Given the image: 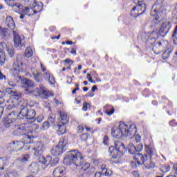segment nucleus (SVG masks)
Instances as JSON below:
<instances>
[{
  "mask_svg": "<svg viewBox=\"0 0 177 177\" xmlns=\"http://www.w3.org/2000/svg\"><path fill=\"white\" fill-rule=\"evenodd\" d=\"M65 165L74 164L76 167H81L84 164V158L80 151L77 150L70 151L67 156L64 159Z\"/></svg>",
  "mask_w": 177,
  "mask_h": 177,
  "instance_id": "f257e3e1",
  "label": "nucleus"
},
{
  "mask_svg": "<svg viewBox=\"0 0 177 177\" xmlns=\"http://www.w3.org/2000/svg\"><path fill=\"white\" fill-rule=\"evenodd\" d=\"M19 106H21V111L19 114L23 115V117H26V120H29V122H34L35 121V115H37V112L34 109H28L27 108V100H23L19 102Z\"/></svg>",
  "mask_w": 177,
  "mask_h": 177,
  "instance_id": "f03ea898",
  "label": "nucleus"
},
{
  "mask_svg": "<svg viewBox=\"0 0 177 177\" xmlns=\"http://www.w3.org/2000/svg\"><path fill=\"white\" fill-rule=\"evenodd\" d=\"M111 135L115 139H120L122 136H129V130L128 125L123 122H121L118 127H113L111 129Z\"/></svg>",
  "mask_w": 177,
  "mask_h": 177,
  "instance_id": "7ed1b4c3",
  "label": "nucleus"
},
{
  "mask_svg": "<svg viewBox=\"0 0 177 177\" xmlns=\"http://www.w3.org/2000/svg\"><path fill=\"white\" fill-rule=\"evenodd\" d=\"M109 151L111 158H118V157H120L118 153L124 154L125 153V145L121 142H115V147H110Z\"/></svg>",
  "mask_w": 177,
  "mask_h": 177,
  "instance_id": "20e7f679",
  "label": "nucleus"
},
{
  "mask_svg": "<svg viewBox=\"0 0 177 177\" xmlns=\"http://www.w3.org/2000/svg\"><path fill=\"white\" fill-rule=\"evenodd\" d=\"M27 93L29 95H35V96H41V97H44V99H46L50 93L45 86H44L42 84L39 85V88H37L34 91L30 90V88L26 89Z\"/></svg>",
  "mask_w": 177,
  "mask_h": 177,
  "instance_id": "39448f33",
  "label": "nucleus"
},
{
  "mask_svg": "<svg viewBox=\"0 0 177 177\" xmlns=\"http://www.w3.org/2000/svg\"><path fill=\"white\" fill-rule=\"evenodd\" d=\"M22 59L23 56H21V55H17L16 60L12 64V69L11 73L12 75H15V77L20 74V71H23V62L21 61Z\"/></svg>",
  "mask_w": 177,
  "mask_h": 177,
  "instance_id": "423d86ee",
  "label": "nucleus"
},
{
  "mask_svg": "<svg viewBox=\"0 0 177 177\" xmlns=\"http://www.w3.org/2000/svg\"><path fill=\"white\" fill-rule=\"evenodd\" d=\"M28 150H33V154L35 157H38L42 154L45 147H44V144L42 142H35L32 145L28 146Z\"/></svg>",
  "mask_w": 177,
  "mask_h": 177,
  "instance_id": "0eeeda50",
  "label": "nucleus"
},
{
  "mask_svg": "<svg viewBox=\"0 0 177 177\" xmlns=\"http://www.w3.org/2000/svg\"><path fill=\"white\" fill-rule=\"evenodd\" d=\"M39 162L40 164H41L43 169H46L49 164H51V165H55V164H57L59 162V158H55L52 162V156H48L46 158H40Z\"/></svg>",
  "mask_w": 177,
  "mask_h": 177,
  "instance_id": "6e6552de",
  "label": "nucleus"
},
{
  "mask_svg": "<svg viewBox=\"0 0 177 177\" xmlns=\"http://www.w3.org/2000/svg\"><path fill=\"white\" fill-rule=\"evenodd\" d=\"M64 146H66V144H64V139H60L58 145L51 149V154L55 156H62V154H63Z\"/></svg>",
  "mask_w": 177,
  "mask_h": 177,
  "instance_id": "1a4fd4ad",
  "label": "nucleus"
},
{
  "mask_svg": "<svg viewBox=\"0 0 177 177\" xmlns=\"http://www.w3.org/2000/svg\"><path fill=\"white\" fill-rule=\"evenodd\" d=\"M14 35V46L15 48H23L24 46V36L19 35V32L13 31Z\"/></svg>",
  "mask_w": 177,
  "mask_h": 177,
  "instance_id": "9d476101",
  "label": "nucleus"
},
{
  "mask_svg": "<svg viewBox=\"0 0 177 177\" xmlns=\"http://www.w3.org/2000/svg\"><path fill=\"white\" fill-rule=\"evenodd\" d=\"M17 115L18 113H16V112L12 111L4 119V127L6 128L10 127L13 122H16V120H17Z\"/></svg>",
  "mask_w": 177,
  "mask_h": 177,
  "instance_id": "9b49d317",
  "label": "nucleus"
},
{
  "mask_svg": "<svg viewBox=\"0 0 177 177\" xmlns=\"http://www.w3.org/2000/svg\"><path fill=\"white\" fill-rule=\"evenodd\" d=\"M169 30H171L169 21H163L158 32H159L160 37H165V35L168 34Z\"/></svg>",
  "mask_w": 177,
  "mask_h": 177,
  "instance_id": "f8f14e48",
  "label": "nucleus"
},
{
  "mask_svg": "<svg viewBox=\"0 0 177 177\" xmlns=\"http://www.w3.org/2000/svg\"><path fill=\"white\" fill-rule=\"evenodd\" d=\"M137 2V6L132 8V12H135V10L137 9L138 12L136 13V15L140 16L143 15L145 12H146V3L142 2V0H138Z\"/></svg>",
  "mask_w": 177,
  "mask_h": 177,
  "instance_id": "ddd939ff",
  "label": "nucleus"
},
{
  "mask_svg": "<svg viewBox=\"0 0 177 177\" xmlns=\"http://www.w3.org/2000/svg\"><path fill=\"white\" fill-rule=\"evenodd\" d=\"M127 149L130 154H134L136 156L138 153L143 150V145H142V144H139L136 147L133 144L130 143L128 145Z\"/></svg>",
  "mask_w": 177,
  "mask_h": 177,
  "instance_id": "4468645a",
  "label": "nucleus"
},
{
  "mask_svg": "<svg viewBox=\"0 0 177 177\" xmlns=\"http://www.w3.org/2000/svg\"><path fill=\"white\" fill-rule=\"evenodd\" d=\"M129 132V135H130V136H133V138H135L136 142L137 143H139V142H140L141 140L140 135L137 134L135 136V134L136 133V126L135 124L130 125Z\"/></svg>",
  "mask_w": 177,
  "mask_h": 177,
  "instance_id": "2eb2a0df",
  "label": "nucleus"
},
{
  "mask_svg": "<svg viewBox=\"0 0 177 177\" xmlns=\"http://www.w3.org/2000/svg\"><path fill=\"white\" fill-rule=\"evenodd\" d=\"M42 74H43V78H44L46 81H48V82H49L50 85H55V77L52 73H50V71H47L43 73Z\"/></svg>",
  "mask_w": 177,
  "mask_h": 177,
  "instance_id": "dca6fc26",
  "label": "nucleus"
},
{
  "mask_svg": "<svg viewBox=\"0 0 177 177\" xmlns=\"http://www.w3.org/2000/svg\"><path fill=\"white\" fill-rule=\"evenodd\" d=\"M28 2H30L34 9V13H39L43 9L42 3H37L35 0H28Z\"/></svg>",
  "mask_w": 177,
  "mask_h": 177,
  "instance_id": "f3484780",
  "label": "nucleus"
},
{
  "mask_svg": "<svg viewBox=\"0 0 177 177\" xmlns=\"http://www.w3.org/2000/svg\"><path fill=\"white\" fill-rule=\"evenodd\" d=\"M160 32L157 30H153L148 37V41L150 42L151 45H154L156 44V41L158 39V37H160Z\"/></svg>",
  "mask_w": 177,
  "mask_h": 177,
  "instance_id": "a211bd4d",
  "label": "nucleus"
},
{
  "mask_svg": "<svg viewBox=\"0 0 177 177\" xmlns=\"http://www.w3.org/2000/svg\"><path fill=\"white\" fill-rule=\"evenodd\" d=\"M146 156L147 155L143 156L138 152L134 156L133 158L137 161V164H138V165H142V164H145V162H146Z\"/></svg>",
  "mask_w": 177,
  "mask_h": 177,
  "instance_id": "6ab92c4d",
  "label": "nucleus"
},
{
  "mask_svg": "<svg viewBox=\"0 0 177 177\" xmlns=\"http://www.w3.org/2000/svg\"><path fill=\"white\" fill-rule=\"evenodd\" d=\"M27 5H28V7H26L25 10L23 11L24 15H26V16H32L34 15H36V13H34V7H32V4H31V2H28V0L26 1Z\"/></svg>",
  "mask_w": 177,
  "mask_h": 177,
  "instance_id": "aec40b11",
  "label": "nucleus"
},
{
  "mask_svg": "<svg viewBox=\"0 0 177 177\" xmlns=\"http://www.w3.org/2000/svg\"><path fill=\"white\" fill-rule=\"evenodd\" d=\"M32 77L35 82L41 83L44 82L43 73L41 72H39L38 71H34L32 73Z\"/></svg>",
  "mask_w": 177,
  "mask_h": 177,
  "instance_id": "412c9836",
  "label": "nucleus"
},
{
  "mask_svg": "<svg viewBox=\"0 0 177 177\" xmlns=\"http://www.w3.org/2000/svg\"><path fill=\"white\" fill-rule=\"evenodd\" d=\"M10 146L12 147L14 151H19V150H21L24 148V142L23 141H14Z\"/></svg>",
  "mask_w": 177,
  "mask_h": 177,
  "instance_id": "4be33fe9",
  "label": "nucleus"
},
{
  "mask_svg": "<svg viewBox=\"0 0 177 177\" xmlns=\"http://www.w3.org/2000/svg\"><path fill=\"white\" fill-rule=\"evenodd\" d=\"M59 115H60L59 118V124H68V116H67V113L64 111H60Z\"/></svg>",
  "mask_w": 177,
  "mask_h": 177,
  "instance_id": "5701e85b",
  "label": "nucleus"
},
{
  "mask_svg": "<svg viewBox=\"0 0 177 177\" xmlns=\"http://www.w3.org/2000/svg\"><path fill=\"white\" fill-rule=\"evenodd\" d=\"M34 136L28 134H25L23 138L24 146L25 145H32L34 143Z\"/></svg>",
  "mask_w": 177,
  "mask_h": 177,
  "instance_id": "b1692460",
  "label": "nucleus"
},
{
  "mask_svg": "<svg viewBox=\"0 0 177 177\" xmlns=\"http://www.w3.org/2000/svg\"><path fill=\"white\" fill-rule=\"evenodd\" d=\"M39 169V165L37 162H32L28 167V171L31 172V174H38Z\"/></svg>",
  "mask_w": 177,
  "mask_h": 177,
  "instance_id": "393cba45",
  "label": "nucleus"
},
{
  "mask_svg": "<svg viewBox=\"0 0 177 177\" xmlns=\"http://www.w3.org/2000/svg\"><path fill=\"white\" fill-rule=\"evenodd\" d=\"M145 157H146V160H145V162L144 163L145 168H147V169H151L152 168H154V167H156V165L153 161H151V158L149 160L148 156H146Z\"/></svg>",
  "mask_w": 177,
  "mask_h": 177,
  "instance_id": "a878e982",
  "label": "nucleus"
},
{
  "mask_svg": "<svg viewBox=\"0 0 177 177\" xmlns=\"http://www.w3.org/2000/svg\"><path fill=\"white\" fill-rule=\"evenodd\" d=\"M5 1L8 6H12L13 9H16V10H20V8H21V5L15 3V0H5Z\"/></svg>",
  "mask_w": 177,
  "mask_h": 177,
  "instance_id": "bb28decb",
  "label": "nucleus"
},
{
  "mask_svg": "<svg viewBox=\"0 0 177 177\" xmlns=\"http://www.w3.org/2000/svg\"><path fill=\"white\" fill-rule=\"evenodd\" d=\"M64 172V167H58L53 171V175L54 177H60Z\"/></svg>",
  "mask_w": 177,
  "mask_h": 177,
  "instance_id": "cd10ccee",
  "label": "nucleus"
},
{
  "mask_svg": "<svg viewBox=\"0 0 177 177\" xmlns=\"http://www.w3.org/2000/svg\"><path fill=\"white\" fill-rule=\"evenodd\" d=\"M6 24L7 27L10 28V30L15 29V21H13V18H12V17H6Z\"/></svg>",
  "mask_w": 177,
  "mask_h": 177,
  "instance_id": "c85d7f7f",
  "label": "nucleus"
},
{
  "mask_svg": "<svg viewBox=\"0 0 177 177\" xmlns=\"http://www.w3.org/2000/svg\"><path fill=\"white\" fill-rule=\"evenodd\" d=\"M1 46H3V48H6L7 53L10 57H13V56H15V49L8 47L6 44L3 42L1 43Z\"/></svg>",
  "mask_w": 177,
  "mask_h": 177,
  "instance_id": "c756f323",
  "label": "nucleus"
},
{
  "mask_svg": "<svg viewBox=\"0 0 177 177\" xmlns=\"http://www.w3.org/2000/svg\"><path fill=\"white\" fill-rule=\"evenodd\" d=\"M24 131H26V127H24V125L20 124L17 127V129L13 132V133L14 135L19 136V135H21Z\"/></svg>",
  "mask_w": 177,
  "mask_h": 177,
  "instance_id": "7c9ffc66",
  "label": "nucleus"
},
{
  "mask_svg": "<svg viewBox=\"0 0 177 177\" xmlns=\"http://www.w3.org/2000/svg\"><path fill=\"white\" fill-rule=\"evenodd\" d=\"M105 113L107 115H113L114 114V107L111 105H106L105 107Z\"/></svg>",
  "mask_w": 177,
  "mask_h": 177,
  "instance_id": "2f4dec72",
  "label": "nucleus"
},
{
  "mask_svg": "<svg viewBox=\"0 0 177 177\" xmlns=\"http://www.w3.org/2000/svg\"><path fill=\"white\" fill-rule=\"evenodd\" d=\"M145 150L147 153L145 156H149V158H151L152 156L154 154V149L150 146H146Z\"/></svg>",
  "mask_w": 177,
  "mask_h": 177,
  "instance_id": "473e14b6",
  "label": "nucleus"
},
{
  "mask_svg": "<svg viewBox=\"0 0 177 177\" xmlns=\"http://www.w3.org/2000/svg\"><path fill=\"white\" fill-rule=\"evenodd\" d=\"M58 133L59 135H64V133H66V124L62 123L58 124Z\"/></svg>",
  "mask_w": 177,
  "mask_h": 177,
  "instance_id": "72a5a7b5",
  "label": "nucleus"
},
{
  "mask_svg": "<svg viewBox=\"0 0 177 177\" xmlns=\"http://www.w3.org/2000/svg\"><path fill=\"white\" fill-rule=\"evenodd\" d=\"M10 35L9 29L0 28V37H3V38H8Z\"/></svg>",
  "mask_w": 177,
  "mask_h": 177,
  "instance_id": "f704fd0d",
  "label": "nucleus"
},
{
  "mask_svg": "<svg viewBox=\"0 0 177 177\" xmlns=\"http://www.w3.org/2000/svg\"><path fill=\"white\" fill-rule=\"evenodd\" d=\"M32 55H34V53L32 52L31 47H27L25 51V57L30 59Z\"/></svg>",
  "mask_w": 177,
  "mask_h": 177,
  "instance_id": "c9c22d12",
  "label": "nucleus"
},
{
  "mask_svg": "<svg viewBox=\"0 0 177 177\" xmlns=\"http://www.w3.org/2000/svg\"><path fill=\"white\" fill-rule=\"evenodd\" d=\"M8 164V159L5 158H0V171L4 169L5 165Z\"/></svg>",
  "mask_w": 177,
  "mask_h": 177,
  "instance_id": "e433bc0d",
  "label": "nucleus"
},
{
  "mask_svg": "<svg viewBox=\"0 0 177 177\" xmlns=\"http://www.w3.org/2000/svg\"><path fill=\"white\" fill-rule=\"evenodd\" d=\"M102 174H103V175H105V176H111V175L113 174L111 170L106 169L105 167L102 166Z\"/></svg>",
  "mask_w": 177,
  "mask_h": 177,
  "instance_id": "4c0bfd02",
  "label": "nucleus"
},
{
  "mask_svg": "<svg viewBox=\"0 0 177 177\" xmlns=\"http://www.w3.org/2000/svg\"><path fill=\"white\" fill-rule=\"evenodd\" d=\"M6 92L8 93V95H11V96H16L17 97H19V94L13 90H12V88H6Z\"/></svg>",
  "mask_w": 177,
  "mask_h": 177,
  "instance_id": "58836bf2",
  "label": "nucleus"
},
{
  "mask_svg": "<svg viewBox=\"0 0 177 177\" xmlns=\"http://www.w3.org/2000/svg\"><path fill=\"white\" fill-rule=\"evenodd\" d=\"M158 13H160V12H158L157 9H156V6H153L151 10V16H153V17H155V19H158V17H157V16H158Z\"/></svg>",
  "mask_w": 177,
  "mask_h": 177,
  "instance_id": "ea45409f",
  "label": "nucleus"
},
{
  "mask_svg": "<svg viewBox=\"0 0 177 177\" xmlns=\"http://www.w3.org/2000/svg\"><path fill=\"white\" fill-rule=\"evenodd\" d=\"M22 82L25 85H27V86H34V82H32V80H30L29 79L24 78L23 79Z\"/></svg>",
  "mask_w": 177,
  "mask_h": 177,
  "instance_id": "a19ab883",
  "label": "nucleus"
},
{
  "mask_svg": "<svg viewBox=\"0 0 177 177\" xmlns=\"http://www.w3.org/2000/svg\"><path fill=\"white\" fill-rule=\"evenodd\" d=\"M5 51L3 50H0V64H3L5 63Z\"/></svg>",
  "mask_w": 177,
  "mask_h": 177,
  "instance_id": "79ce46f5",
  "label": "nucleus"
},
{
  "mask_svg": "<svg viewBox=\"0 0 177 177\" xmlns=\"http://www.w3.org/2000/svg\"><path fill=\"white\" fill-rule=\"evenodd\" d=\"M49 127H50L49 122L46 121L43 123L42 126L40 127V129L41 131H46V129H48Z\"/></svg>",
  "mask_w": 177,
  "mask_h": 177,
  "instance_id": "37998d69",
  "label": "nucleus"
},
{
  "mask_svg": "<svg viewBox=\"0 0 177 177\" xmlns=\"http://www.w3.org/2000/svg\"><path fill=\"white\" fill-rule=\"evenodd\" d=\"M160 171H162L164 174L169 172V171H171V167L169 165L163 166L160 168Z\"/></svg>",
  "mask_w": 177,
  "mask_h": 177,
  "instance_id": "c03bdc74",
  "label": "nucleus"
},
{
  "mask_svg": "<svg viewBox=\"0 0 177 177\" xmlns=\"http://www.w3.org/2000/svg\"><path fill=\"white\" fill-rule=\"evenodd\" d=\"M172 38H173V44L174 45H177V30L176 29L174 30Z\"/></svg>",
  "mask_w": 177,
  "mask_h": 177,
  "instance_id": "a18cd8bd",
  "label": "nucleus"
},
{
  "mask_svg": "<svg viewBox=\"0 0 177 177\" xmlns=\"http://www.w3.org/2000/svg\"><path fill=\"white\" fill-rule=\"evenodd\" d=\"M6 95L5 91H0V104H3V102H5L3 97H5Z\"/></svg>",
  "mask_w": 177,
  "mask_h": 177,
  "instance_id": "49530a36",
  "label": "nucleus"
},
{
  "mask_svg": "<svg viewBox=\"0 0 177 177\" xmlns=\"http://www.w3.org/2000/svg\"><path fill=\"white\" fill-rule=\"evenodd\" d=\"M16 176H17V173L16 171L8 172L4 175V177H16Z\"/></svg>",
  "mask_w": 177,
  "mask_h": 177,
  "instance_id": "de8ad7c7",
  "label": "nucleus"
},
{
  "mask_svg": "<svg viewBox=\"0 0 177 177\" xmlns=\"http://www.w3.org/2000/svg\"><path fill=\"white\" fill-rule=\"evenodd\" d=\"M26 161H30V156L29 155H24L21 158V162H26Z\"/></svg>",
  "mask_w": 177,
  "mask_h": 177,
  "instance_id": "09e8293b",
  "label": "nucleus"
},
{
  "mask_svg": "<svg viewBox=\"0 0 177 177\" xmlns=\"http://www.w3.org/2000/svg\"><path fill=\"white\" fill-rule=\"evenodd\" d=\"M88 168H91V164L86 162L82 165V169L83 171H86Z\"/></svg>",
  "mask_w": 177,
  "mask_h": 177,
  "instance_id": "8fccbe9b",
  "label": "nucleus"
},
{
  "mask_svg": "<svg viewBox=\"0 0 177 177\" xmlns=\"http://www.w3.org/2000/svg\"><path fill=\"white\" fill-rule=\"evenodd\" d=\"M30 124V128H32V131H37L39 128V126L37 124L29 122Z\"/></svg>",
  "mask_w": 177,
  "mask_h": 177,
  "instance_id": "3c124183",
  "label": "nucleus"
},
{
  "mask_svg": "<svg viewBox=\"0 0 177 177\" xmlns=\"http://www.w3.org/2000/svg\"><path fill=\"white\" fill-rule=\"evenodd\" d=\"M8 85H9V86H11V88H15V86H16L17 84H16V82L11 80V81L8 82Z\"/></svg>",
  "mask_w": 177,
  "mask_h": 177,
  "instance_id": "603ef678",
  "label": "nucleus"
},
{
  "mask_svg": "<svg viewBox=\"0 0 177 177\" xmlns=\"http://www.w3.org/2000/svg\"><path fill=\"white\" fill-rule=\"evenodd\" d=\"M103 143H104V145H105V146L109 145V137L108 136H105L104 137Z\"/></svg>",
  "mask_w": 177,
  "mask_h": 177,
  "instance_id": "864d4df0",
  "label": "nucleus"
},
{
  "mask_svg": "<svg viewBox=\"0 0 177 177\" xmlns=\"http://www.w3.org/2000/svg\"><path fill=\"white\" fill-rule=\"evenodd\" d=\"M82 140H88V133H83L81 136Z\"/></svg>",
  "mask_w": 177,
  "mask_h": 177,
  "instance_id": "5fc2aeb1",
  "label": "nucleus"
},
{
  "mask_svg": "<svg viewBox=\"0 0 177 177\" xmlns=\"http://www.w3.org/2000/svg\"><path fill=\"white\" fill-rule=\"evenodd\" d=\"M82 110L83 111H86V110H88V103L86 102L83 103Z\"/></svg>",
  "mask_w": 177,
  "mask_h": 177,
  "instance_id": "6e6d98bb",
  "label": "nucleus"
},
{
  "mask_svg": "<svg viewBox=\"0 0 177 177\" xmlns=\"http://www.w3.org/2000/svg\"><path fill=\"white\" fill-rule=\"evenodd\" d=\"M95 171H96V169H95V167H91L89 169V171H88V175H91L92 174H94Z\"/></svg>",
  "mask_w": 177,
  "mask_h": 177,
  "instance_id": "4d7b16f0",
  "label": "nucleus"
},
{
  "mask_svg": "<svg viewBox=\"0 0 177 177\" xmlns=\"http://www.w3.org/2000/svg\"><path fill=\"white\" fill-rule=\"evenodd\" d=\"M43 120H44V115H41L38 116L37 119V122H42Z\"/></svg>",
  "mask_w": 177,
  "mask_h": 177,
  "instance_id": "13d9d810",
  "label": "nucleus"
},
{
  "mask_svg": "<svg viewBox=\"0 0 177 177\" xmlns=\"http://www.w3.org/2000/svg\"><path fill=\"white\" fill-rule=\"evenodd\" d=\"M41 71H42V73H46V67H45V66H44L42 64H41Z\"/></svg>",
  "mask_w": 177,
  "mask_h": 177,
  "instance_id": "bf43d9fd",
  "label": "nucleus"
},
{
  "mask_svg": "<svg viewBox=\"0 0 177 177\" xmlns=\"http://www.w3.org/2000/svg\"><path fill=\"white\" fill-rule=\"evenodd\" d=\"M9 100H10V102H11L12 104H9V105L8 106V109H13V107L15 106V104H14V103H13V100H12V99H10Z\"/></svg>",
  "mask_w": 177,
  "mask_h": 177,
  "instance_id": "052dcab7",
  "label": "nucleus"
},
{
  "mask_svg": "<svg viewBox=\"0 0 177 177\" xmlns=\"http://www.w3.org/2000/svg\"><path fill=\"white\" fill-rule=\"evenodd\" d=\"M84 131V127L83 126H78L77 127V131L79 133H81Z\"/></svg>",
  "mask_w": 177,
  "mask_h": 177,
  "instance_id": "680f3d73",
  "label": "nucleus"
},
{
  "mask_svg": "<svg viewBox=\"0 0 177 177\" xmlns=\"http://www.w3.org/2000/svg\"><path fill=\"white\" fill-rule=\"evenodd\" d=\"M0 80H6V76L2 74V72L0 71Z\"/></svg>",
  "mask_w": 177,
  "mask_h": 177,
  "instance_id": "e2e57ef3",
  "label": "nucleus"
},
{
  "mask_svg": "<svg viewBox=\"0 0 177 177\" xmlns=\"http://www.w3.org/2000/svg\"><path fill=\"white\" fill-rule=\"evenodd\" d=\"M77 177H88L85 173H80Z\"/></svg>",
  "mask_w": 177,
  "mask_h": 177,
  "instance_id": "0e129e2a",
  "label": "nucleus"
},
{
  "mask_svg": "<svg viewBox=\"0 0 177 177\" xmlns=\"http://www.w3.org/2000/svg\"><path fill=\"white\" fill-rule=\"evenodd\" d=\"M102 176V173L100 172H96L94 175V177H101Z\"/></svg>",
  "mask_w": 177,
  "mask_h": 177,
  "instance_id": "69168bd1",
  "label": "nucleus"
},
{
  "mask_svg": "<svg viewBox=\"0 0 177 177\" xmlns=\"http://www.w3.org/2000/svg\"><path fill=\"white\" fill-rule=\"evenodd\" d=\"M71 55H77V51H75L74 48H72V50H71Z\"/></svg>",
  "mask_w": 177,
  "mask_h": 177,
  "instance_id": "338daca9",
  "label": "nucleus"
},
{
  "mask_svg": "<svg viewBox=\"0 0 177 177\" xmlns=\"http://www.w3.org/2000/svg\"><path fill=\"white\" fill-rule=\"evenodd\" d=\"M173 168H174L176 174H177V164L174 165Z\"/></svg>",
  "mask_w": 177,
  "mask_h": 177,
  "instance_id": "774afa93",
  "label": "nucleus"
}]
</instances>
